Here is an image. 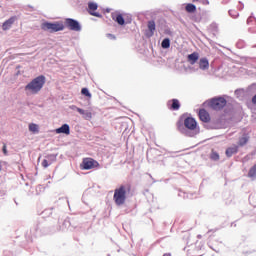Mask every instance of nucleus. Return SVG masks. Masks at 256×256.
<instances>
[{
    "label": "nucleus",
    "mask_w": 256,
    "mask_h": 256,
    "mask_svg": "<svg viewBox=\"0 0 256 256\" xmlns=\"http://www.w3.org/2000/svg\"><path fill=\"white\" fill-rule=\"evenodd\" d=\"M46 78L44 75H40L32 79L26 86L25 91L27 95H37L43 89L45 85Z\"/></svg>",
    "instance_id": "obj_1"
},
{
    "label": "nucleus",
    "mask_w": 256,
    "mask_h": 256,
    "mask_svg": "<svg viewBox=\"0 0 256 256\" xmlns=\"http://www.w3.org/2000/svg\"><path fill=\"white\" fill-rule=\"evenodd\" d=\"M127 193H131V184L120 185L119 188H116L113 196L114 203L118 206L125 205Z\"/></svg>",
    "instance_id": "obj_2"
},
{
    "label": "nucleus",
    "mask_w": 256,
    "mask_h": 256,
    "mask_svg": "<svg viewBox=\"0 0 256 256\" xmlns=\"http://www.w3.org/2000/svg\"><path fill=\"white\" fill-rule=\"evenodd\" d=\"M41 29H43V31H49V33H57L65 29V24H63V22H44L41 25Z\"/></svg>",
    "instance_id": "obj_3"
},
{
    "label": "nucleus",
    "mask_w": 256,
    "mask_h": 256,
    "mask_svg": "<svg viewBox=\"0 0 256 256\" xmlns=\"http://www.w3.org/2000/svg\"><path fill=\"white\" fill-rule=\"evenodd\" d=\"M101 167V165L97 162V160L93 159V158H84L80 168L83 171H89L91 169H99Z\"/></svg>",
    "instance_id": "obj_4"
},
{
    "label": "nucleus",
    "mask_w": 256,
    "mask_h": 256,
    "mask_svg": "<svg viewBox=\"0 0 256 256\" xmlns=\"http://www.w3.org/2000/svg\"><path fill=\"white\" fill-rule=\"evenodd\" d=\"M209 105L214 111H221L227 105V100L223 97L213 98L210 100Z\"/></svg>",
    "instance_id": "obj_5"
},
{
    "label": "nucleus",
    "mask_w": 256,
    "mask_h": 256,
    "mask_svg": "<svg viewBox=\"0 0 256 256\" xmlns=\"http://www.w3.org/2000/svg\"><path fill=\"white\" fill-rule=\"evenodd\" d=\"M64 25L69 29L70 31H81V24H79V21L73 19V18H66L64 20Z\"/></svg>",
    "instance_id": "obj_6"
},
{
    "label": "nucleus",
    "mask_w": 256,
    "mask_h": 256,
    "mask_svg": "<svg viewBox=\"0 0 256 256\" xmlns=\"http://www.w3.org/2000/svg\"><path fill=\"white\" fill-rule=\"evenodd\" d=\"M184 126L190 131H195V129H197V121L192 117H187L184 120Z\"/></svg>",
    "instance_id": "obj_7"
},
{
    "label": "nucleus",
    "mask_w": 256,
    "mask_h": 256,
    "mask_svg": "<svg viewBox=\"0 0 256 256\" xmlns=\"http://www.w3.org/2000/svg\"><path fill=\"white\" fill-rule=\"evenodd\" d=\"M71 109H76V111L79 112L80 115H83V119H85L86 121H91V119H93V113L89 111H85L77 106H72Z\"/></svg>",
    "instance_id": "obj_8"
},
{
    "label": "nucleus",
    "mask_w": 256,
    "mask_h": 256,
    "mask_svg": "<svg viewBox=\"0 0 256 256\" xmlns=\"http://www.w3.org/2000/svg\"><path fill=\"white\" fill-rule=\"evenodd\" d=\"M198 115L200 121H203V123H209V121H211V116L209 115V112H207V110L205 109H200Z\"/></svg>",
    "instance_id": "obj_9"
},
{
    "label": "nucleus",
    "mask_w": 256,
    "mask_h": 256,
    "mask_svg": "<svg viewBox=\"0 0 256 256\" xmlns=\"http://www.w3.org/2000/svg\"><path fill=\"white\" fill-rule=\"evenodd\" d=\"M167 105L168 109H170L171 111H179V109H181V103H179V100L177 99H172L168 101Z\"/></svg>",
    "instance_id": "obj_10"
},
{
    "label": "nucleus",
    "mask_w": 256,
    "mask_h": 256,
    "mask_svg": "<svg viewBox=\"0 0 256 256\" xmlns=\"http://www.w3.org/2000/svg\"><path fill=\"white\" fill-rule=\"evenodd\" d=\"M97 3L89 2L88 3V13H90L93 17H102L97 11Z\"/></svg>",
    "instance_id": "obj_11"
},
{
    "label": "nucleus",
    "mask_w": 256,
    "mask_h": 256,
    "mask_svg": "<svg viewBox=\"0 0 256 256\" xmlns=\"http://www.w3.org/2000/svg\"><path fill=\"white\" fill-rule=\"evenodd\" d=\"M15 21H17V17L16 16H12L8 20H6L2 24L3 31H9V28L13 26V23H15Z\"/></svg>",
    "instance_id": "obj_12"
},
{
    "label": "nucleus",
    "mask_w": 256,
    "mask_h": 256,
    "mask_svg": "<svg viewBox=\"0 0 256 256\" xmlns=\"http://www.w3.org/2000/svg\"><path fill=\"white\" fill-rule=\"evenodd\" d=\"M187 61L190 65H195L199 61V52H193L187 56Z\"/></svg>",
    "instance_id": "obj_13"
},
{
    "label": "nucleus",
    "mask_w": 256,
    "mask_h": 256,
    "mask_svg": "<svg viewBox=\"0 0 256 256\" xmlns=\"http://www.w3.org/2000/svg\"><path fill=\"white\" fill-rule=\"evenodd\" d=\"M56 133L58 134L63 133L64 135H70L71 128L69 127L68 124H63L60 128L56 129Z\"/></svg>",
    "instance_id": "obj_14"
},
{
    "label": "nucleus",
    "mask_w": 256,
    "mask_h": 256,
    "mask_svg": "<svg viewBox=\"0 0 256 256\" xmlns=\"http://www.w3.org/2000/svg\"><path fill=\"white\" fill-rule=\"evenodd\" d=\"M148 32L146 33L147 37H153L155 35V21L151 20L148 22Z\"/></svg>",
    "instance_id": "obj_15"
},
{
    "label": "nucleus",
    "mask_w": 256,
    "mask_h": 256,
    "mask_svg": "<svg viewBox=\"0 0 256 256\" xmlns=\"http://www.w3.org/2000/svg\"><path fill=\"white\" fill-rule=\"evenodd\" d=\"M199 69L202 71H207V69H209V60L207 58H201L199 60Z\"/></svg>",
    "instance_id": "obj_16"
},
{
    "label": "nucleus",
    "mask_w": 256,
    "mask_h": 256,
    "mask_svg": "<svg viewBox=\"0 0 256 256\" xmlns=\"http://www.w3.org/2000/svg\"><path fill=\"white\" fill-rule=\"evenodd\" d=\"M239 147L234 145L233 147H229L226 149V157H233L236 153H238Z\"/></svg>",
    "instance_id": "obj_17"
},
{
    "label": "nucleus",
    "mask_w": 256,
    "mask_h": 256,
    "mask_svg": "<svg viewBox=\"0 0 256 256\" xmlns=\"http://www.w3.org/2000/svg\"><path fill=\"white\" fill-rule=\"evenodd\" d=\"M247 143H249V135L243 134V136L239 138L238 145L239 147H244Z\"/></svg>",
    "instance_id": "obj_18"
},
{
    "label": "nucleus",
    "mask_w": 256,
    "mask_h": 256,
    "mask_svg": "<svg viewBox=\"0 0 256 256\" xmlns=\"http://www.w3.org/2000/svg\"><path fill=\"white\" fill-rule=\"evenodd\" d=\"M187 13H195V11H197V7L195 6V4H187L185 7Z\"/></svg>",
    "instance_id": "obj_19"
},
{
    "label": "nucleus",
    "mask_w": 256,
    "mask_h": 256,
    "mask_svg": "<svg viewBox=\"0 0 256 256\" xmlns=\"http://www.w3.org/2000/svg\"><path fill=\"white\" fill-rule=\"evenodd\" d=\"M115 21L118 25H125V18H123L122 14L116 15Z\"/></svg>",
    "instance_id": "obj_20"
},
{
    "label": "nucleus",
    "mask_w": 256,
    "mask_h": 256,
    "mask_svg": "<svg viewBox=\"0 0 256 256\" xmlns=\"http://www.w3.org/2000/svg\"><path fill=\"white\" fill-rule=\"evenodd\" d=\"M161 45L163 49H169V47H171V40H169V38H165Z\"/></svg>",
    "instance_id": "obj_21"
},
{
    "label": "nucleus",
    "mask_w": 256,
    "mask_h": 256,
    "mask_svg": "<svg viewBox=\"0 0 256 256\" xmlns=\"http://www.w3.org/2000/svg\"><path fill=\"white\" fill-rule=\"evenodd\" d=\"M46 160L52 164V163H55V161H57V155H54V154H49L46 156Z\"/></svg>",
    "instance_id": "obj_22"
},
{
    "label": "nucleus",
    "mask_w": 256,
    "mask_h": 256,
    "mask_svg": "<svg viewBox=\"0 0 256 256\" xmlns=\"http://www.w3.org/2000/svg\"><path fill=\"white\" fill-rule=\"evenodd\" d=\"M29 131H31L32 133H39V126L32 123L29 125Z\"/></svg>",
    "instance_id": "obj_23"
},
{
    "label": "nucleus",
    "mask_w": 256,
    "mask_h": 256,
    "mask_svg": "<svg viewBox=\"0 0 256 256\" xmlns=\"http://www.w3.org/2000/svg\"><path fill=\"white\" fill-rule=\"evenodd\" d=\"M210 158L212 159V161H219V153L212 151Z\"/></svg>",
    "instance_id": "obj_24"
},
{
    "label": "nucleus",
    "mask_w": 256,
    "mask_h": 256,
    "mask_svg": "<svg viewBox=\"0 0 256 256\" xmlns=\"http://www.w3.org/2000/svg\"><path fill=\"white\" fill-rule=\"evenodd\" d=\"M81 93L85 95V97H88V99H91V93L89 92V89L82 88Z\"/></svg>",
    "instance_id": "obj_25"
},
{
    "label": "nucleus",
    "mask_w": 256,
    "mask_h": 256,
    "mask_svg": "<svg viewBox=\"0 0 256 256\" xmlns=\"http://www.w3.org/2000/svg\"><path fill=\"white\" fill-rule=\"evenodd\" d=\"M49 165H51V162H49V160L44 159L42 161V167H44V169H47V167H49Z\"/></svg>",
    "instance_id": "obj_26"
},
{
    "label": "nucleus",
    "mask_w": 256,
    "mask_h": 256,
    "mask_svg": "<svg viewBox=\"0 0 256 256\" xmlns=\"http://www.w3.org/2000/svg\"><path fill=\"white\" fill-rule=\"evenodd\" d=\"M2 151H3L4 155H7V144L3 145Z\"/></svg>",
    "instance_id": "obj_27"
},
{
    "label": "nucleus",
    "mask_w": 256,
    "mask_h": 256,
    "mask_svg": "<svg viewBox=\"0 0 256 256\" xmlns=\"http://www.w3.org/2000/svg\"><path fill=\"white\" fill-rule=\"evenodd\" d=\"M107 37H108L109 39H115V35H113V34H107Z\"/></svg>",
    "instance_id": "obj_28"
},
{
    "label": "nucleus",
    "mask_w": 256,
    "mask_h": 256,
    "mask_svg": "<svg viewBox=\"0 0 256 256\" xmlns=\"http://www.w3.org/2000/svg\"><path fill=\"white\" fill-rule=\"evenodd\" d=\"M252 103H253L254 105H256V94H255L254 97L252 98Z\"/></svg>",
    "instance_id": "obj_29"
},
{
    "label": "nucleus",
    "mask_w": 256,
    "mask_h": 256,
    "mask_svg": "<svg viewBox=\"0 0 256 256\" xmlns=\"http://www.w3.org/2000/svg\"><path fill=\"white\" fill-rule=\"evenodd\" d=\"M181 125H182L181 122H177V127H178V129H181Z\"/></svg>",
    "instance_id": "obj_30"
},
{
    "label": "nucleus",
    "mask_w": 256,
    "mask_h": 256,
    "mask_svg": "<svg viewBox=\"0 0 256 256\" xmlns=\"http://www.w3.org/2000/svg\"><path fill=\"white\" fill-rule=\"evenodd\" d=\"M233 13H234L233 10H230V11H229V14H230V15H233Z\"/></svg>",
    "instance_id": "obj_31"
},
{
    "label": "nucleus",
    "mask_w": 256,
    "mask_h": 256,
    "mask_svg": "<svg viewBox=\"0 0 256 256\" xmlns=\"http://www.w3.org/2000/svg\"><path fill=\"white\" fill-rule=\"evenodd\" d=\"M163 256H171V254H169V253H166V254H164Z\"/></svg>",
    "instance_id": "obj_32"
},
{
    "label": "nucleus",
    "mask_w": 256,
    "mask_h": 256,
    "mask_svg": "<svg viewBox=\"0 0 256 256\" xmlns=\"http://www.w3.org/2000/svg\"><path fill=\"white\" fill-rule=\"evenodd\" d=\"M1 169H2V166H1V164H0V171H1Z\"/></svg>",
    "instance_id": "obj_33"
}]
</instances>
